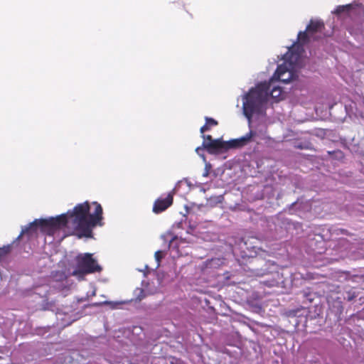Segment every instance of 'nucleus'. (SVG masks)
Segmentation results:
<instances>
[{
	"instance_id": "obj_2",
	"label": "nucleus",
	"mask_w": 364,
	"mask_h": 364,
	"mask_svg": "<svg viewBox=\"0 0 364 364\" xmlns=\"http://www.w3.org/2000/svg\"><path fill=\"white\" fill-rule=\"evenodd\" d=\"M274 83L275 81L272 79L269 82H260L241 95L242 112L250 128L254 117L265 121V110L269 99L277 100L281 96L282 89Z\"/></svg>"
},
{
	"instance_id": "obj_6",
	"label": "nucleus",
	"mask_w": 364,
	"mask_h": 364,
	"mask_svg": "<svg viewBox=\"0 0 364 364\" xmlns=\"http://www.w3.org/2000/svg\"><path fill=\"white\" fill-rule=\"evenodd\" d=\"M323 28V22L320 21H311L309 25L306 27V30L305 31H300L298 33V40L305 41L308 35L314 38L313 34L320 32Z\"/></svg>"
},
{
	"instance_id": "obj_9",
	"label": "nucleus",
	"mask_w": 364,
	"mask_h": 364,
	"mask_svg": "<svg viewBox=\"0 0 364 364\" xmlns=\"http://www.w3.org/2000/svg\"><path fill=\"white\" fill-rule=\"evenodd\" d=\"M183 240L179 239L177 236L173 237L170 242L169 247L173 249H178L179 243L182 242Z\"/></svg>"
},
{
	"instance_id": "obj_11",
	"label": "nucleus",
	"mask_w": 364,
	"mask_h": 364,
	"mask_svg": "<svg viewBox=\"0 0 364 364\" xmlns=\"http://www.w3.org/2000/svg\"><path fill=\"white\" fill-rule=\"evenodd\" d=\"M10 249V245L0 247V261L6 256V255L9 252Z\"/></svg>"
},
{
	"instance_id": "obj_7",
	"label": "nucleus",
	"mask_w": 364,
	"mask_h": 364,
	"mask_svg": "<svg viewBox=\"0 0 364 364\" xmlns=\"http://www.w3.org/2000/svg\"><path fill=\"white\" fill-rule=\"evenodd\" d=\"M175 191L173 190L168 193L166 197H160L158 198L154 205L153 211L156 213H159L166 208H168L173 203V196Z\"/></svg>"
},
{
	"instance_id": "obj_18",
	"label": "nucleus",
	"mask_w": 364,
	"mask_h": 364,
	"mask_svg": "<svg viewBox=\"0 0 364 364\" xmlns=\"http://www.w3.org/2000/svg\"><path fill=\"white\" fill-rule=\"evenodd\" d=\"M222 198H223L222 196H220L217 197V198L218 199L219 202L221 200Z\"/></svg>"
},
{
	"instance_id": "obj_17",
	"label": "nucleus",
	"mask_w": 364,
	"mask_h": 364,
	"mask_svg": "<svg viewBox=\"0 0 364 364\" xmlns=\"http://www.w3.org/2000/svg\"><path fill=\"white\" fill-rule=\"evenodd\" d=\"M209 129H210V127L208 126V124H207V122H206V123H205V125H203V126L200 128V133H201V134H203L205 132L208 131V130H209ZM203 136H205V135H204V134H203V136H202L203 137Z\"/></svg>"
},
{
	"instance_id": "obj_16",
	"label": "nucleus",
	"mask_w": 364,
	"mask_h": 364,
	"mask_svg": "<svg viewBox=\"0 0 364 364\" xmlns=\"http://www.w3.org/2000/svg\"><path fill=\"white\" fill-rule=\"evenodd\" d=\"M205 121L207 122V124H208V126H215L218 124V122L216 120H215L213 118H210V117H205Z\"/></svg>"
},
{
	"instance_id": "obj_15",
	"label": "nucleus",
	"mask_w": 364,
	"mask_h": 364,
	"mask_svg": "<svg viewBox=\"0 0 364 364\" xmlns=\"http://www.w3.org/2000/svg\"><path fill=\"white\" fill-rule=\"evenodd\" d=\"M204 149H205L208 151V149H207L205 147H204L203 144L201 147H200V146H199V147H197V148L196 149V153H197L199 156H200L203 158V161H205V156H204L203 154H200V153H201V151H202Z\"/></svg>"
},
{
	"instance_id": "obj_10",
	"label": "nucleus",
	"mask_w": 364,
	"mask_h": 364,
	"mask_svg": "<svg viewBox=\"0 0 364 364\" xmlns=\"http://www.w3.org/2000/svg\"><path fill=\"white\" fill-rule=\"evenodd\" d=\"M352 4H347L345 6H338L336 10L333 11L334 14H339L345 11H349L350 8H352Z\"/></svg>"
},
{
	"instance_id": "obj_13",
	"label": "nucleus",
	"mask_w": 364,
	"mask_h": 364,
	"mask_svg": "<svg viewBox=\"0 0 364 364\" xmlns=\"http://www.w3.org/2000/svg\"><path fill=\"white\" fill-rule=\"evenodd\" d=\"M164 255H165L164 252L161 251V250H158L155 252L154 257H155V259L157 262V266H156L157 267L159 266L160 261L164 257Z\"/></svg>"
},
{
	"instance_id": "obj_1",
	"label": "nucleus",
	"mask_w": 364,
	"mask_h": 364,
	"mask_svg": "<svg viewBox=\"0 0 364 364\" xmlns=\"http://www.w3.org/2000/svg\"><path fill=\"white\" fill-rule=\"evenodd\" d=\"M102 208L97 202L90 204L85 202L77 205L73 210L61 214L55 218L36 220L28 226L23 228L18 238L23 234L34 231L37 228L52 236L53 240L61 242L66 236L65 228H72L78 231L79 237H92V229L97 226H102Z\"/></svg>"
},
{
	"instance_id": "obj_5",
	"label": "nucleus",
	"mask_w": 364,
	"mask_h": 364,
	"mask_svg": "<svg viewBox=\"0 0 364 364\" xmlns=\"http://www.w3.org/2000/svg\"><path fill=\"white\" fill-rule=\"evenodd\" d=\"M76 267L71 274L77 277L79 280L84 279L87 274L101 272L102 267L97 264L96 259L90 253L80 254L76 257Z\"/></svg>"
},
{
	"instance_id": "obj_12",
	"label": "nucleus",
	"mask_w": 364,
	"mask_h": 364,
	"mask_svg": "<svg viewBox=\"0 0 364 364\" xmlns=\"http://www.w3.org/2000/svg\"><path fill=\"white\" fill-rule=\"evenodd\" d=\"M357 296V294L354 289H350L348 291L346 292L345 299L348 301H350L354 299Z\"/></svg>"
},
{
	"instance_id": "obj_4",
	"label": "nucleus",
	"mask_w": 364,
	"mask_h": 364,
	"mask_svg": "<svg viewBox=\"0 0 364 364\" xmlns=\"http://www.w3.org/2000/svg\"><path fill=\"white\" fill-rule=\"evenodd\" d=\"M254 134L255 133L251 129L245 136L229 141H224L221 139H213L211 136H203V146L210 154H218L229 149L241 147L247 144L252 141Z\"/></svg>"
},
{
	"instance_id": "obj_3",
	"label": "nucleus",
	"mask_w": 364,
	"mask_h": 364,
	"mask_svg": "<svg viewBox=\"0 0 364 364\" xmlns=\"http://www.w3.org/2000/svg\"><path fill=\"white\" fill-rule=\"evenodd\" d=\"M304 49L300 44L289 48L283 55L284 63L277 67L272 80L287 83L295 77L294 70L303 66L302 52Z\"/></svg>"
},
{
	"instance_id": "obj_8",
	"label": "nucleus",
	"mask_w": 364,
	"mask_h": 364,
	"mask_svg": "<svg viewBox=\"0 0 364 364\" xmlns=\"http://www.w3.org/2000/svg\"><path fill=\"white\" fill-rule=\"evenodd\" d=\"M123 301H105L102 302L95 303L93 304L95 306H100L102 305H109L112 309H117L118 306L124 304Z\"/></svg>"
},
{
	"instance_id": "obj_14",
	"label": "nucleus",
	"mask_w": 364,
	"mask_h": 364,
	"mask_svg": "<svg viewBox=\"0 0 364 364\" xmlns=\"http://www.w3.org/2000/svg\"><path fill=\"white\" fill-rule=\"evenodd\" d=\"M205 162V170L203 173V176L207 177V176H208L210 170L211 169V164L210 163L206 162V161Z\"/></svg>"
}]
</instances>
